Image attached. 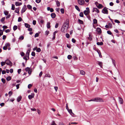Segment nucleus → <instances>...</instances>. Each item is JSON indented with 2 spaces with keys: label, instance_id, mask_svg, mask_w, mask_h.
Segmentation results:
<instances>
[{
  "label": "nucleus",
  "instance_id": "22",
  "mask_svg": "<svg viewBox=\"0 0 125 125\" xmlns=\"http://www.w3.org/2000/svg\"><path fill=\"white\" fill-rule=\"evenodd\" d=\"M75 9L78 11H80V9H79L78 7L77 6L75 5Z\"/></svg>",
  "mask_w": 125,
  "mask_h": 125
},
{
  "label": "nucleus",
  "instance_id": "19",
  "mask_svg": "<svg viewBox=\"0 0 125 125\" xmlns=\"http://www.w3.org/2000/svg\"><path fill=\"white\" fill-rule=\"evenodd\" d=\"M97 44L98 45H102L103 44V43L102 42H98L97 43Z\"/></svg>",
  "mask_w": 125,
  "mask_h": 125
},
{
  "label": "nucleus",
  "instance_id": "38",
  "mask_svg": "<svg viewBox=\"0 0 125 125\" xmlns=\"http://www.w3.org/2000/svg\"><path fill=\"white\" fill-rule=\"evenodd\" d=\"M31 55L33 56H35V53L34 52H32L31 54Z\"/></svg>",
  "mask_w": 125,
  "mask_h": 125
},
{
  "label": "nucleus",
  "instance_id": "52",
  "mask_svg": "<svg viewBox=\"0 0 125 125\" xmlns=\"http://www.w3.org/2000/svg\"><path fill=\"white\" fill-rule=\"evenodd\" d=\"M5 46H6V47H7V46L9 47L10 46V44L9 43H7L5 45Z\"/></svg>",
  "mask_w": 125,
  "mask_h": 125
},
{
  "label": "nucleus",
  "instance_id": "29",
  "mask_svg": "<svg viewBox=\"0 0 125 125\" xmlns=\"http://www.w3.org/2000/svg\"><path fill=\"white\" fill-rule=\"evenodd\" d=\"M56 4L58 7H59L60 5V2L58 1H56Z\"/></svg>",
  "mask_w": 125,
  "mask_h": 125
},
{
  "label": "nucleus",
  "instance_id": "10",
  "mask_svg": "<svg viewBox=\"0 0 125 125\" xmlns=\"http://www.w3.org/2000/svg\"><path fill=\"white\" fill-rule=\"evenodd\" d=\"M30 52V50L29 49L27 51L26 54V57H27L28 58V59H29V53Z\"/></svg>",
  "mask_w": 125,
  "mask_h": 125
},
{
  "label": "nucleus",
  "instance_id": "24",
  "mask_svg": "<svg viewBox=\"0 0 125 125\" xmlns=\"http://www.w3.org/2000/svg\"><path fill=\"white\" fill-rule=\"evenodd\" d=\"M97 23V21L96 19H94L93 20V23L94 24H96Z\"/></svg>",
  "mask_w": 125,
  "mask_h": 125
},
{
  "label": "nucleus",
  "instance_id": "50",
  "mask_svg": "<svg viewBox=\"0 0 125 125\" xmlns=\"http://www.w3.org/2000/svg\"><path fill=\"white\" fill-rule=\"evenodd\" d=\"M5 19V17H3L2 18L1 20L0 21L1 22H2Z\"/></svg>",
  "mask_w": 125,
  "mask_h": 125
},
{
  "label": "nucleus",
  "instance_id": "12",
  "mask_svg": "<svg viewBox=\"0 0 125 125\" xmlns=\"http://www.w3.org/2000/svg\"><path fill=\"white\" fill-rule=\"evenodd\" d=\"M119 101L121 104H123V101L122 98L120 97H119Z\"/></svg>",
  "mask_w": 125,
  "mask_h": 125
},
{
  "label": "nucleus",
  "instance_id": "21",
  "mask_svg": "<svg viewBox=\"0 0 125 125\" xmlns=\"http://www.w3.org/2000/svg\"><path fill=\"white\" fill-rule=\"evenodd\" d=\"M4 13L5 15H7L9 14V12L8 11L5 10L4 11Z\"/></svg>",
  "mask_w": 125,
  "mask_h": 125
},
{
  "label": "nucleus",
  "instance_id": "9",
  "mask_svg": "<svg viewBox=\"0 0 125 125\" xmlns=\"http://www.w3.org/2000/svg\"><path fill=\"white\" fill-rule=\"evenodd\" d=\"M95 11L97 13H98L99 12V10L97 8H94L93 9V12Z\"/></svg>",
  "mask_w": 125,
  "mask_h": 125
},
{
  "label": "nucleus",
  "instance_id": "57",
  "mask_svg": "<svg viewBox=\"0 0 125 125\" xmlns=\"http://www.w3.org/2000/svg\"><path fill=\"white\" fill-rule=\"evenodd\" d=\"M28 30L29 31H32V29L31 28H29L28 29Z\"/></svg>",
  "mask_w": 125,
  "mask_h": 125
},
{
  "label": "nucleus",
  "instance_id": "1",
  "mask_svg": "<svg viewBox=\"0 0 125 125\" xmlns=\"http://www.w3.org/2000/svg\"><path fill=\"white\" fill-rule=\"evenodd\" d=\"M69 26V22L68 20H67L65 22L62 26L61 29V31L65 33L67 32V30Z\"/></svg>",
  "mask_w": 125,
  "mask_h": 125
},
{
  "label": "nucleus",
  "instance_id": "42",
  "mask_svg": "<svg viewBox=\"0 0 125 125\" xmlns=\"http://www.w3.org/2000/svg\"><path fill=\"white\" fill-rule=\"evenodd\" d=\"M15 8L14 5L12 4V5L11 9L13 10H14L15 9Z\"/></svg>",
  "mask_w": 125,
  "mask_h": 125
},
{
  "label": "nucleus",
  "instance_id": "44",
  "mask_svg": "<svg viewBox=\"0 0 125 125\" xmlns=\"http://www.w3.org/2000/svg\"><path fill=\"white\" fill-rule=\"evenodd\" d=\"M45 76L48 77L49 78L51 77L50 75L49 74H46L45 75Z\"/></svg>",
  "mask_w": 125,
  "mask_h": 125
},
{
  "label": "nucleus",
  "instance_id": "26",
  "mask_svg": "<svg viewBox=\"0 0 125 125\" xmlns=\"http://www.w3.org/2000/svg\"><path fill=\"white\" fill-rule=\"evenodd\" d=\"M78 21L80 24H83V22L80 19H79L78 20Z\"/></svg>",
  "mask_w": 125,
  "mask_h": 125
},
{
  "label": "nucleus",
  "instance_id": "3",
  "mask_svg": "<svg viewBox=\"0 0 125 125\" xmlns=\"http://www.w3.org/2000/svg\"><path fill=\"white\" fill-rule=\"evenodd\" d=\"M86 10H85L83 12L84 14L87 15L90 13V11L89 8L88 7L86 8Z\"/></svg>",
  "mask_w": 125,
  "mask_h": 125
},
{
  "label": "nucleus",
  "instance_id": "27",
  "mask_svg": "<svg viewBox=\"0 0 125 125\" xmlns=\"http://www.w3.org/2000/svg\"><path fill=\"white\" fill-rule=\"evenodd\" d=\"M11 78L10 76H9L6 78V80L8 81H9L11 79Z\"/></svg>",
  "mask_w": 125,
  "mask_h": 125
},
{
  "label": "nucleus",
  "instance_id": "63",
  "mask_svg": "<svg viewBox=\"0 0 125 125\" xmlns=\"http://www.w3.org/2000/svg\"><path fill=\"white\" fill-rule=\"evenodd\" d=\"M11 16V15L10 14H9L6 17V19H8Z\"/></svg>",
  "mask_w": 125,
  "mask_h": 125
},
{
  "label": "nucleus",
  "instance_id": "16",
  "mask_svg": "<svg viewBox=\"0 0 125 125\" xmlns=\"http://www.w3.org/2000/svg\"><path fill=\"white\" fill-rule=\"evenodd\" d=\"M80 73L82 75H84L85 74V72L83 70H80Z\"/></svg>",
  "mask_w": 125,
  "mask_h": 125
},
{
  "label": "nucleus",
  "instance_id": "35",
  "mask_svg": "<svg viewBox=\"0 0 125 125\" xmlns=\"http://www.w3.org/2000/svg\"><path fill=\"white\" fill-rule=\"evenodd\" d=\"M89 37H88V38L89 40H92V38L91 37V36L90 35V34H89Z\"/></svg>",
  "mask_w": 125,
  "mask_h": 125
},
{
  "label": "nucleus",
  "instance_id": "46",
  "mask_svg": "<svg viewBox=\"0 0 125 125\" xmlns=\"http://www.w3.org/2000/svg\"><path fill=\"white\" fill-rule=\"evenodd\" d=\"M24 37L23 36H21L19 38V39L21 40H23L24 39Z\"/></svg>",
  "mask_w": 125,
  "mask_h": 125
},
{
  "label": "nucleus",
  "instance_id": "49",
  "mask_svg": "<svg viewBox=\"0 0 125 125\" xmlns=\"http://www.w3.org/2000/svg\"><path fill=\"white\" fill-rule=\"evenodd\" d=\"M32 86V85L31 84H29L28 85V88L29 89H30Z\"/></svg>",
  "mask_w": 125,
  "mask_h": 125
},
{
  "label": "nucleus",
  "instance_id": "56",
  "mask_svg": "<svg viewBox=\"0 0 125 125\" xmlns=\"http://www.w3.org/2000/svg\"><path fill=\"white\" fill-rule=\"evenodd\" d=\"M112 60L113 63L114 64V65L115 66V60L112 59Z\"/></svg>",
  "mask_w": 125,
  "mask_h": 125
},
{
  "label": "nucleus",
  "instance_id": "11",
  "mask_svg": "<svg viewBox=\"0 0 125 125\" xmlns=\"http://www.w3.org/2000/svg\"><path fill=\"white\" fill-rule=\"evenodd\" d=\"M34 94L33 93L31 94V95H29L28 96L29 99L30 100L32 98L34 97Z\"/></svg>",
  "mask_w": 125,
  "mask_h": 125
},
{
  "label": "nucleus",
  "instance_id": "13",
  "mask_svg": "<svg viewBox=\"0 0 125 125\" xmlns=\"http://www.w3.org/2000/svg\"><path fill=\"white\" fill-rule=\"evenodd\" d=\"M22 3L21 2L19 3L18 2H15V5L16 6H19L22 4Z\"/></svg>",
  "mask_w": 125,
  "mask_h": 125
},
{
  "label": "nucleus",
  "instance_id": "43",
  "mask_svg": "<svg viewBox=\"0 0 125 125\" xmlns=\"http://www.w3.org/2000/svg\"><path fill=\"white\" fill-rule=\"evenodd\" d=\"M98 63L99 66L101 67L102 66V63L101 62H98Z\"/></svg>",
  "mask_w": 125,
  "mask_h": 125
},
{
  "label": "nucleus",
  "instance_id": "20",
  "mask_svg": "<svg viewBox=\"0 0 125 125\" xmlns=\"http://www.w3.org/2000/svg\"><path fill=\"white\" fill-rule=\"evenodd\" d=\"M50 22H48L47 23V27L48 28H50Z\"/></svg>",
  "mask_w": 125,
  "mask_h": 125
},
{
  "label": "nucleus",
  "instance_id": "36",
  "mask_svg": "<svg viewBox=\"0 0 125 125\" xmlns=\"http://www.w3.org/2000/svg\"><path fill=\"white\" fill-rule=\"evenodd\" d=\"M39 36V33H37L35 34L34 36L35 37H38Z\"/></svg>",
  "mask_w": 125,
  "mask_h": 125
},
{
  "label": "nucleus",
  "instance_id": "58",
  "mask_svg": "<svg viewBox=\"0 0 125 125\" xmlns=\"http://www.w3.org/2000/svg\"><path fill=\"white\" fill-rule=\"evenodd\" d=\"M21 69H20L18 70V72L19 74H20V73H21Z\"/></svg>",
  "mask_w": 125,
  "mask_h": 125
},
{
  "label": "nucleus",
  "instance_id": "59",
  "mask_svg": "<svg viewBox=\"0 0 125 125\" xmlns=\"http://www.w3.org/2000/svg\"><path fill=\"white\" fill-rule=\"evenodd\" d=\"M41 1V0H36V2L37 3H39Z\"/></svg>",
  "mask_w": 125,
  "mask_h": 125
},
{
  "label": "nucleus",
  "instance_id": "17",
  "mask_svg": "<svg viewBox=\"0 0 125 125\" xmlns=\"http://www.w3.org/2000/svg\"><path fill=\"white\" fill-rule=\"evenodd\" d=\"M103 7V6L101 4H99L97 6V7L99 9H101Z\"/></svg>",
  "mask_w": 125,
  "mask_h": 125
},
{
  "label": "nucleus",
  "instance_id": "28",
  "mask_svg": "<svg viewBox=\"0 0 125 125\" xmlns=\"http://www.w3.org/2000/svg\"><path fill=\"white\" fill-rule=\"evenodd\" d=\"M6 63L5 61V62H2L1 63V66H3L4 65H5V63Z\"/></svg>",
  "mask_w": 125,
  "mask_h": 125
},
{
  "label": "nucleus",
  "instance_id": "61",
  "mask_svg": "<svg viewBox=\"0 0 125 125\" xmlns=\"http://www.w3.org/2000/svg\"><path fill=\"white\" fill-rule=\"evenodd\" d=\"M36 21L35 20H33V21L32 23L34 25H35L36 24Z\"/></svg>",
  "mask_w": 125,
  "mask_h": 125
},
{
  "label": "nucleus",
  "instance_id": "55",
  "mask_svg": "<svg viewBox=\"0 0 125 125\" xmlns=\"http://www.w3.org/2000/svg\"><path fill=\"white\" fill-rule=\"evenodd\" d=\"M72 41L73 43H75L76 42V41L73 38L72 39Z\"/></svg>",
  "mask_w": 125,
  "mask_h": 125
},
{
  "label": "nucleus",
  "instance_id": "45",
  "mask_svg": "<svg viewBox=\"0 0 125 125\" xmlns=\"http://www.w3.org/2000/svg\"><path fill=\"white\" fill-rule=\"evenodd\" d=\"M107 33L110 35H111L112 34V32L109 31H107Z\"/></svg>",
  "mask_w": 125,
  "mask_h": 125
},
{
  "label": "nucleus",
  "instance_id": "18",
  "mask_svg": "<svg viewBox=\"0 0 125 125\" xmlns=\"http://www.w3.org/2000/svg\"><path fill=\"white\" fill-rule=\"evenodd\" d=\"M25 27L27 28H29L30 26V25L29 24H28L27 23H25Z\"/></svg>",
  "mask_w": 125,
  "mask_h": 125
},
{
  "label": "nucleus",
  "instance_id": "30",
  "mask_svg": "<svg viewBox=\"0 0 125 125\" xmlns=\"http://www.w3.org/2000/svg\"><path fill=\"white\" fill-rule=\"evenodd\" d=\"M31 70L29 68L27 67L25 69V70L26 72H28Z\"/></svg>",
  "mask_w": 125,
  "mask_h": 125
},
{
  "label": "nucleus",
  "instance_id": "34",
  "mask_svg": "<svg viewBox=\"0 0 125 125\" xmlns=\"http://www.w3.org/2000/svg\"><path fill=\"white\" fill-rule=\"evenodd\" d=\"M1 80L3 83H5V80L4 78H2Z\"/></svg>",
  "mask_w": 125,
  "mask_h": 125
},
{
  "label": "nucleus",
  "instance_id": "33",
  "mask_svg": "<svg viewBox=\"0 0 125 125\" xmlns=\"http://www.w3.org/2000/svg\"><path fill=\"white\" fill-rule=\"evenodd\" d=\"M27 7L29 9H31L32 8L31 6L29 5H27Z\"/></svg>",
  "mask_w": 125,
  "mask_h": 125
},
{
  "label": "nucleus",
  "instance_id": "15",
  "mask_svg": "<svg viewBox=\"0 0 125 125\" xmlns=\"http://www.w3.org/2000/svg\"><path fill=\"white\" fill-rule=\"evenodd\" d=\"M21 96H19L18 97L17 99V101L18 102H19L21 100Z\"/></svg>",
  "mask_w": 125,
  "mask_h": 125
},
{
  "label": "nucleus",
  "instance_id": "32",
  "mask_svg": "<svg viewBox=\"0 0 125 125\" xmlns=\"http://www.w3.org/2000/svg\"><path fill=\"white\" fill-rule=\"evenodd\" d=\"M72 58V56L70 55H69L67 56L69 60L71 59Z\"/></svg>",
  "mask_w": 125,
  "mask_h": 125
},
{
  "label": "nucleus",
  "instance_id": "40",
  "mask_svg": "<svg viewBox=\"0 0 125 125\" xmlns=\"http://www.w3.org/2000/svg\"><path fill=\"white\" fill-rule=\"evenodd\" d=\"M66 36L67 38H68L70 37V35L69 34L67 33L66 34Z\"/></svg>",
  "mask_w": 125,
  "mask_h": 125
},
{
  "label": "nucleus",
  "instance_id": "6",
  "mask_svg": "<svg viewBox=\"0 0 125 125\" xmlns=\"http://www.w3.org/2000/svg\"><path fill=\"white\" fill-rule=\"evenodd\" d=\"M78 3L80 5H82L84 4L85 1L84 0H78Z\"/></svg>",
  "mask_w": 125,
  "mask_h": 125
},
{
  "label": "nucleus",
  "instance_id": "23",
  "mask_svg": "<svg viewBox=\"0 0 125 125\" xmlns=\"http://www.w3.org/2000/svg\"><path fill=\"white\" fill-rule=\"evenodd\" d=\"M79 16L80 17H83V12H81L80 13Z\"/></svg>",
  "mask_w": 125,
  "mask_h": 125
},
{
  "label": "nucleus",
  "instance_id": "5",
  "mask_svg": "<svg viewBox=\"0 0 125 125\" xmlns=\"http://www.w3.org/2000/svg\"><path fill=\"white\" fill-rule=\"evenodd\" d=\"M107 8L106 7H105L102 10V12L104 14H108V11L107 10Z\"/></svg>",
  "mask_w": 125,
  "mask_h": 125
},
{
  "label": "nucleus",
  "instance_id": "51",
  "mask_svg": "<svg viewBox=\"0 0 125 125\" xmlns=\"http://www.w3.org/2000/svg\"><path fill=\"white\" fill-rule=\"evenodd\" d=\"M49 33V31H46L45 32V34L46 35H47Z\"/></svg>",
  "mask_w": 125,
  "mask_h": 125
},
{
  "label": "nucleus",
  "instance_id": "54",
  "mask_svg": "<svg viewBox=\"0 0 125 125\" xmlns=\"http://www.w3.org/2000/svg\"><path fill=\"white\" fill-rule=\"evenodd\" d=\"M20 85V84H17L16 85V89H18L19 88V86Z\"/></svg>",
  "mask_w": 125,
  "mask_h": 125
},
{
  "label": "nucleus",
  "instance_id": "48",
  "mask_svg": "<svg viewBox=\"0 0 125 125\" xmlns=\"http://www.w3.org/2000/svg\"><path fill=\"white\" fill-rule=\"evenodd\" d=\"M51 125H56V124L55 123L54 121H53Z\"/></svg>",
  "mask_w": 125,
  "mask_h": 125
},
{
  "label": "nucleus",
  "instance_id": "41",
  "mask_svg": "<svg viewBox=\"0 0 125 125\" xmlns=\"http://www.w3.org/2000/svg\"><path fill=\"white\" fill-rule=\"evenodd\" d=\"M68 111L70 114L72 112V111L71 109H68Z\"/></svg>",
  "mask_w": 125,
  "mask_h": 125
},
{
  "label": "nucleus",
  "instance_id": "47",
  "mask_svg": "<svg viewBox=\"0 0 125 125\" xmlns=\"http://www.w3.org/2000/svg\"><path fill=\"white\" fill-rule=\"evenodd\" d=\"M115 22L118 23H120V21L117 20H115Z\"/></svg>",
  "mask_w": 125,
  "mask_h": 125
},
{
  "label": "nucleus",
  "instance_id": "7",
  "mask_svg": "<svg viewBox=\"0 0 125 125\" xmlns=\"http://www.w3.org/2000/svg\"><path fill=\"white\" fill-rule=\"evenodd\" d=\"M27 9V8L26 7V6L25 5H24L22 9L21 13H23Z\"/></svg>",
  "mask_w": 125,
  "mask_h": 125
},
{
  "label": "nucleus",
  "instance_id": "39",
  "mask_svg": "<svg viewBox=\"0 0 125 125\" xmlns=\"http://www.w3.org/2000/svg\"><path fill=\"white\" fill-rule=\"evenodd\" d=\"M22 20V19L21 17H19L18 20V22H20Z\"/></svg>",
  "mask_w": 125,
  "mask_h": 125
},
{
  "label": "nucleus",
  "instance_id": "31",
  "mask_svg": "<svg viewBox=\"0 0 125 125\" xmlns=\"http://www.w3.org/2000/svg\"><path fill=\"white\" fill-rule=\"evenodd\" d=\"M41 49L40 48H37L36 49V51L37 52H39L41 51Z\"/></svg>",
  "mask_w": 125,
  "mask_h": 125
},
{
  "label": "nucleus",
  "instance_id": "60",
  "mask_svg": "<svg viewBox=\"0 0 125 125\" xmlns=\"http://www.w3.org/2000/svg\"><path fill=\"white\" fill-rule=\"evenodd\" d=\"M108 26L109 27H110L111 28L112 27V24L111 23H108Z\"/></svg>",
  "mask_w": 125,
  "mask_h": 125
},
{
  "label": "nucleus",
  "instance_id": "8",
  "mask_svg": "<svg viewBox=\"0 0 125 125\" xmlns=\"http://www.w3.org/2000/svg\"><path fill=\"white\" fill-rule=\"evenodd\" d=\"M96 31L98 34H100L102 32L101 28H97L96 29Z\"/></svg>",
  "mask_w": 125,
  "mask_h": 125
},
{
  "label": "nucleus",
  "instance_id": "25",
  "mask_svg": "<svg viewBox=\"0 0 125 125\" xmlns=\"http://www.w3.org/2000/svg\"><path fill=\"white\" fill-rule=\"evenodd\" d=\"M17 26L15 25L13 26V30L15 31L17 29Z\"/></svg>",
  "mask_w": 125,
  "mask_h": 125
},
{
  "label": "nucleus",
  "instance_id": "62",
  "mask_svg": "<svg viewBox=\"0 0 125 125\" xmlns=\"http://www.w3.org/2000/svg\"><path fill=\"white\" fill-rule=\"evenodd\" d=\"M59 24L58 23H56L55 25V27L56 28H57L58 27Z\"/></svg>",
  "mask_w": 125,
  "mask_h": 125
},
{
  "label": "nucleus",
  "instance_id": "53",
  "mask_svg": "<svg viewBox=\"0 0 125 125\" xmlns=\"http://www.w3.org/2000/svg\"><path fill=\"white\" fill-rule=\"evenodd\" d=\"M12 92L11 91H10L9 93V96H11V95L12 94Z\"/></svg>",
  "mask_w": 125,
  "mask_h": 125
},
{
  "label": "nucleus",
  "instance_id": "4",
  "mask_svg": "<svg viewBox=\"0 0 125 125\" xmlns=\"http://www.w3.org/2000/svg\"><path fill=\"white\" fill-rule=\"evenodd\" d=\"M6 63L8 65L11 66L12 65V63L9 60L7 59L5 61Z\"/></svg>",
  "mask_w": 125,
  "mask_h": 125
},
{
  "label": "nucleus",
  "instance_id": "2",
  "mask_svg": "<svg viewBox=\"0 0 125 125\" xmlns=\"http://www.w3.org/2000/svg\"><path fill=\"white\" fill-rule=\"evenodd\" d=\"M93 101L96 102H103L102 99L99 97H96L90 100H88V101L90 102Z\"/></svg>",
  "mask_w": 125,
  "mask_h": 125
},
{
  "label": "nucleus",
  "instance_id": "14",
  "mask_svg": "<svg viewBox=\"0 0 125 125\" xmlns=\"http://www.w3.org/2000/svg\"><path fill=\"white\" fill-rule=\"evenodd\" d=\"M51 16L52 18H54L55 17L56 15L55 13H53L51 14Z\"/></svg>",
  "mask_w": 125,
  "mask_h": 125
},
{
  "label": "nucleus",
  "instance_id": "64",
  "mask_svg": "<svg viewBox=\"0 0 125 125\" xmlns=\"http://www.w3.org/2000/svg\"><path fill=\"white\" fill-rule=\"evenodd\" d=\"M6 73V72L5 70H3L2 71V74H4Z\"/></svg>",
  "mask_w": 125,
  "mask_h": 125
},
{
  "label": "nucleus",
  "instance_id": "37",
  "mask_svg": "<svg viewBox=\"0 0 125 125\" xmlns=\"http://www.w3.org/2000/svg\"><path fill=\"white\" fill-rule=\"evenodd\" d=\"M60 11L62 13H64V10L63 9H61L60 10Z\"/></svg>",
  "mask_w": 125,
  "mask_h": 125
}]
</instances>
